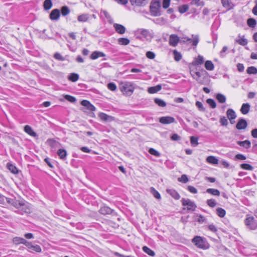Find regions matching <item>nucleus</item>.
I'll return each instance as SVG.
<instances>
[{
	"label": "nucleus",
	"mask_w": 257,
	"mask_h": 257,
	"mask_svg": "<svg viewBox=\"0 0 257 257\" xmlns=\"http://www.w3.org/2000/svg\"><path fill=\"white\" fill-rule=\"evenodd\" d=\"M119 87L123 94L126 96H131L135 90L133 83L129 81L121 82Z\"/></svg>",
	"instance_id": "1"
},
{
	"label": "nucleus",
	"mask_w": 257,
	"mask_h": 257,
	"mask_svg": "<svg viewBox=\"0 0 257 257\" xmlns=\"http://www.w3.org/2000/svg\"><path fill=\"white\" fill-rule=\"evenodd\" d=\"M135 36L139 39L150 40L153 37V33L147 29H138L135 32Z\"/></svg>",
	"instance_id": "2"
},
{
	"label": "nucleus",
	"mask_w": 257,
	"mask_h": 257,
	"mask_svg": "<svg viewBox=\"0 0 257 257\" xmlns=\"http://www.w3.org/2000/svg\"><path fill=\"white\" fill-rule=\"evenodd\" d=\"M192 242L198 248L206 249L209 248V245L207 242L206 239L200 236H196L192 239Z\"/></svg>",
	"instance_id": "3"
},
{
	"label": "nucleus",
	"mask_w": 257,
	"mask_h": 257,
	"mask_svg": "<svg viewBox=\"0 0 257 257\" xmlns=\"http://www.w3.org/2000/svg\"><path fill=\"white\" fill-rule=\"evenodd\" d=\"M150 12L153 16L157 17L161 15V3L160 1L156 0L151 3Z\"/></svg>",
	"instance_id": "4"
},
{
	"label": "nucleus",
	"mask_w": 257,
	"mask_h": 257,
	"mask_svg": "<svg viewBox=\"0 0 257 257\" xmlns=\"http://www.w3.org/2000/svg\"><path fill=\"white\" fill-rule=\"evenodd\" d=\"M181 202L182 205L185 207L184 210L187 209L188 211H194L197 207L194 202L189 199L182 198Z\"/></svg>",
	"instance_id": "5"
},
{
	"label": "nucleus",
	"mask_w": 257,
	"mask_h": 257,
	"mask_svg": "<svg viewBox=\"0 0 257 257\" xmlns=\"http://www.w3.org/2000/svg\"><path fill=\"white\" fill-rule=\"evenodd\" d=\"M244 222L248 229L254 230L257 228V221L253 216L247 217Z\"/></svg>",
	"instance_id": "6"
},
{
	"label": "nucleus",
	"mask_w": 257,
	"mask_h": 257,
	"mask_svg": "<svg viewBox=\"0 0 257 257\" xmlns=\"http://www.w3.org/2000/svg\"><path fill=\"white\" fill-rule=\"evenodd\" d=\"M24 245L27 247L29 252H32V251L30 250L31 249L37 252H41L42 251L41 247L40 245L38 244L33 245L31 242L26 240Z\"/></svg>",
	"instance_id": "7"
},
{
	"label": "nucleus",
	"mask_w": 257,
	"mask_h": 257,
	"mask_svg": "<svg viewBox=\"0 0 257 257\" xmlns=\"http://www.w3.org/2000/svg\"><path fill=\"white\" fill-rule=\"evenodd\" d=\"M179 40V38L177 35L171 34L169 37V44L171 46L176 47L178 45Z\"/></svg>",
	"instance_id": "8"
},
{
	"label": "nucleus",
	"mask_w": 257,
	"mask_h": 257,
	"mask_svg": "<svg viewBox=\"0 0 257 257\" xmlns=\"http://www.w3.org/2000/svg\"><path fill=\"white\" fill-rule=\"evenodd\" d=\"M50 19L52 21H57L60 17V12L58 9L53 10L50 14Z\"/></svg>",
	"instance_id": "9"
},
{
	"label": "nucleus",
	"mask_w": 257,
	"mask_h": 257,
	"mask_svg": "<svg viewBox=\"0 0 257 257\" xmlns=\"http://www.w3.org/2000/svg\"><path fill=\"white\" fill-rule=\"evenodd\" d=\"M247 126V121L243 118H239L236 124V128L237 130L245 129Z\"/></svg>",
	"instance_id": "10"
},
{
	"label": "nucleus",
	"mask_w": 257,
	"mask_h": 257,
	"mask_svg": "<svg viewBox=\"0 0 257 257\" xmlns=\"http://www.w3.org/2000/svg\"><path fill=\"white\" fill-rule=\"evenodd\" d=\"M159 121L163 124H170L175 121V118L171 116H163L160 118Z\"/></svg>",
	"instance_id": "11"
},
{
	"label": "nucleus",
	"mask_w": 257,
	"mask_h": 257,
	"mask_svg": "<svg viewBox=\"0 0 257 257\" xmlns=\"http://www.w3.org/2000/svg\"><path fill=\"white\" fill-rule=\"evenodd\" d=\"M130 2L133 6L138 7H143L148 3V0H130Z\"/></svg>",
	"instance_id": "12"
},
{
	"label": "nucleus",
	"mask_w": 257,
	"mask_h": 257,
	"mask_svg": "<svg viewBox=\"0 0 257 257\" xmlns=\"http://www.w3.org/2000/svg\"><path fill=\"white\" fill-rule=\"evenodd\" d=\"M81 104L84 106H85L87 109L90 111H94L96 110L95 107L87 100H82L81 102Z\"/></svg>",
	"instance_id": "13"
},
{
	"label": "nucleus",
	"mask_w": 257,
	"mask_h": 257,
	"mask_svg": "<svg viewBox=\"0 0 257 257\" xmlns=\"http://www.w3.org/2000/svg\"><path fill=\"white\" fill-rule=\"evenodd\" d=\"M113 27L115 31L119 34H123L126 31L125 28L120 24L115 23L113 24Z\"/></svg>",
	"instance_id": "14"
},
{
	"label": "nucleus",
	"mask_w": 257,
	"mask_h": 257,
	"mask_svg": "<svg viewBox=\"0 0 257 257\" xmlns=\"http://www.w3.org/2000/svg\"><path fill=\"white\" fill-rule=\"evenodd\" d=\"M226 115L227 118L230 120L231 123H233L234 121H232L233 119H234L236 117V115L235 112V111L231 108H229L226 112Z\"/></svg>",
	"instance_id": "15"
},
{
	"label": "nucleus",
	"mask_w": 257,
	"mask_h": 257,
	"mask_svg": "<svg viewBox=\"0 0 257 257\" xmlns=\"http://www.w3.org/2000/svg\"><path fill=\"white\" fill-rule=\"evenodd\" d=\"M221 3L223 7L228 11L232 9L234 7L231 0H221Z\"/></svg>",
	"instance_id": "16"
},
{
	"label": "nucleus",
	"mask_w": 257,
	"mask_h": 257,
	"mask_svg": "<svg viewBox=\"0 0 257 257\" xmlns=\"http://www.w3.org/2000/svg\"><path fill=\"white\" fill-rule=\"evenodd\" d=\"M105 54L102 52L97 51H94L90 55V58L92 60H95L99 57H105Z\"/></svg>",
	"instance_id": "17"
},
{
	"label": "nucleus",
	"mask_w": 257,
	"mask_h": 257,
	"mask_svg": "<svg viewBox=\"0 0 257 257\" xmlns=\"http://www.w3.org/2000/svg\"><path fill=\"white\" fill-rule=\"evenodd\" d=\"M168 194L170 195L175 199L178 200L180 198L179 193L174 189H169L166 190Z\"/></svg>",
	"instance_id": "18"
},
{
	"label": "nucleus",
	"mask_w": 257,
	"mask_h": 257,
	"mask_svg": "<svg viewBox=\"0 0 257 257\" xmlns=\"http://www.w3.org/2000/svg\"><path fill=\"white\" fill-rule=\"evenodd\" d=\"M99 212L103 215L110 214L112 212V210L108 206H103L100 208Z\"/></svg>",
	"instance_id": "19"
},
{
	"label": "nucleus",
	"mask_w": 257,
	"mask_h": 257,
	"mask_svg": "<svg viewBox=\"0 0 257 257\" xmlns=\"http://www.w3.org/2000/svg\"><path fill=\"white\" fill-rule=\"evenodd\" d=\"M24 131L27 134H28V135L32 137H37V134L33 130L32 127L29 125H26L25 126Z\"/></svg>",
	"instance_id": "20"
},
{
	"label": "nucleus",
	"mask_w": 257,
	"mask_h": 257,
	"mask_svg": "<svg viewBox=\"0 0 257 257\" xmlns=\"http://www.w3.org/2000/svg\"><path fill=\"white\" fill-rule=\"evenodd\" d=\"M192 39L191 38H187V41L191 42L192 45L194 46H196L199 42V38L198 35H194L192 36Z\"/></svg>",
	"instance_id": "21"
},
{
	"label": "nucleus",
	"mask_w": 257,
	"mask_h": 257,
	"mask_svg": "<svg viewBox=\"0 0 257 257\" xmlns=\"http://www.w3.org/2000/svg\"><path fill=\"white\" fill-rule=\"evenodd\" d=\"M162 88L161 85H157L155 86L150 87L148 89V92L150 94H154L159 91Z\"/></svg>",
	"instance_id": "22"
},
{
	"label": "nucleus",
	"mask_w": 257,
	"mask_h": 257,
	"mask_svg": "<svg viewBox=\"0 0 257 257\" xmlns=\"http://www.w3.org/2000/svg\"><path fill=\"white\" fill-rule=\"evenodd\" d=\"M237 144L245 149H248L251 147L250 142L248 140H245L244 141H237Z\"/></svg>",
	"instance_id": "23"
},
{
	"label": "nucleus",
	"mask_w": 257,
	"mask_h": 257,
	"mask_svg": "<svg viewBox=\"0 0 257 257\" xmlns=\"http://www.w3.org/2000/svg\"><path fill=\"white\" fill-rule=\"evenodd\" d=\"M250 107L249 103H243L240 108L241 112L243 114H247L249 111Z\"/></svg>",
	"instance_id": "24"
},
{
	"label": "nucleus",
	"mask_w": 257,
	"mask_h": 257,
	"mask_svg": "<svg viewBox=\"0 0 257 257\" xmlns=\"http://www.w3.org/2000/svg\"><path fill=\"white\" fill-rule=\"evenodd\" d=\"M15 200L16 199L13 198L5 197L4 196L0 194V203H2L6 200L7 202L13 205Z\"/></svg>",
	"instance_id": "25"
},
{
	"label": "nucleus",
	"mask_w": 257,
	"mask_h": 257,
	"mask_svg": "<svg viewBox=\"0 0 257 257\" xmlns=\"http://www.w3.org/2000/svg\"><path fill=\"white\" fill-rule=\"evenodd\" d=\"M48 145L52 148H56L59 147L60 144L54 139H48L47 140Z\"/></svg>",
	"instance_id": "26"
},
{
	"label": "nucleus",
	"mask_w": 257,
	"mask_h": 257,
	"mask_svg": "<svg viewBox=\"0 0 257 257\" xmlns=\"http://www.w3.org/2000/svg\"><path fill=\"white\" fill-rule=\"evenodd\" d=\"M206 161L211 164L216 165L218 163V159L214 156H210L206 158Z\"/></svg>",
	"instance_id": "27"
},
{
	"label": "nucleus",
	"mask_w": 257,
	"mask_h": 257,
	"mask_svg": "<svg viewBox=\"0 0 257 257\" xmlns=\"http://www.w3.org/2000/svg\"><path fill=\"white\" fill-rule=\"evenodd\" d=\"M26 239L20 237H15L13 239V242L15 244H25L26 242Z\"/></svg>",
	"instance_id": "28"
},
{
	"label": "nucleus",
	"mask_w": 257,
	"mask_h": 257,
	"mask_svg": "<svg viewBox=\"0 0 257 257\" xmlns=\"http://www.w3.org/2000/svg\"><path fill=\"white\" fill-rule=\"evenodd\" d=\"M57 154L60 159L65 160L67 156V152L65 149H59L57 152Z\"/></svg>",
	"instance_id": "29"
},
{
	"label": "nucleus",
	"mask_w": 257,
	"mask_h": 257,
	"mask_svg": "<svg viewBox=\"0 0 257 257\" xmlns=\"http://www.w3.org/2000/svg\"><path fill=\"white\" fill-rule=\"evenodd\" d=\"M206 192L212 195L219 196L220 195V191L216 189L208 188L206 190Z\"/></svg>",
	"instance_id": "30"
},
{
	"label": "nucleus",
	"mask_w": 257,
	"mask_h": 257,
	"mask_svg": "<svg viewBox=\"0 0 257 257\" xmlns=\"http://www.w3.org/2000/svg\"><path fill=\"white\" fill-rule=\"evenodd\" d=\"M89 19V15L86 14H83L81 15H79L77 20L80 22H85L87 21Z\"/></svg>",
	"instance_id": "31"
},
{
	"label": "nucleus",
	"mask_w": 257,
	"mask_h": 257,
	"mask_svg": "<svg viewBox=\"0 0 257 257\" xmlns=\"http://www.w3.org/2000/svg\"><path fill=\"white\" fill-rule=\"evenodd\" d=\"M150 192L155 198L157 199H160L161 197L159 192L156 190L154 187L150 188Z\"/></svg>",
	"instance_id": "32"
},
{
	"label": "nucleus",
	"mask_w": 257,
	"mask_h": 257,
	"mask_svg": "<svg viewBox=\"0 0 257 257\" xmlns=\"http://www.w3.org/2000/svg\"><path fill=\"white\" fill-rule=\"evenodd\" d=\"M142 249L145 253L151 256H154L155 255V252L147 246H143Z\"/></svg>",
	"instance_id": "33"
},
{
	"label": "nucleus",
	"mask_w": 257,
	"mask_h": 257,
	"mask_svg": "<svg viewBox=\"0 0 257 257\" xmlns=\"http://www.w3.org/2000/svg\"><path fill=\"white\" fill-rule=\"evenodd\" d=\"M195 74L196 78H197V79L198 80V81H197L199 83L202 84V82L201 81H200L199 78L202 76L206 75L207 74L206 71L204 70H201V71H196V72H195Z\"/></svg>",
	"instance_id": "34"
},
{
	"label": "nucleus",
	"mask_w": 257,
	"mask_h": 257,
	"mask_svg": "<svg viewBox=\"0 0 257 257\" xmlns=\"http://www.w3.org/2000/svg\"><path fill=\"white\" fill-rule=\"evenodd\" d=\"M13 206L16 208L20 209L21 207H23L24 206H25V203L23 201H18L15 200Z\"/></svg>",
	"instance_id": "35"
},
{
	"label": "nucleus",
	"mask_w": 257,
	"mask_h": 257,
	"mask_svg": "<svg viewBox=\"0 0 257 257\" xmlns=\"http://www.w3.org/2000/svg\"><path fill=\"white\" fill-rule=\"evenodd\" d=\"M205 67L207 70L212 71L214 69V66L211 61L208 60L205 63Z\"/></svg>",
	"instance_id": "36"
},
{
	"label": "nucleus",
	"mask_w": 257,
	"mask_h": 257,
	"mask_svg": "<svg viewBox=\"0 0 257 257\" xmlns=\"http://www.w3.org/2000/svg\"><path fill=\"white\" fill-rule=\"evenodd\" d=\"M101 14L103 15L105 18L107 20L108 22L110 24H112L113 23V19L111 18L110 15L108 14V13L106 11H102L101 12Z\"/></svg>",
	"instance_id": "37"
},
{
	"label": "nucleus",
	"mask_w": 257,
	"mask_h": 257,
	"mask_svg": "<svg viewBox=\"0 0 257 257\" xmlns=\"http://www.w3.org/2000/svg\"><path fill=\"white\" fill-rule=\"evenodd\" d=\"M130 41L128 39L125 38H120L118 39V43L120 45H127Z\"/></svg>",
	"instance_id": "38"
},
{
	"label": "nucleus",
	"mask_w": 257,
	"mask_h": 257,
	"mask_svg": "<svg viewBox=\"0 0 257 257\" xmlns=\"http://www.w3.org/2000/svg\"><path fill=\"white\" fill-rule=\"evenodd\" d=\"M204 62V58L201 56H198L197 58H195V60L192 62V64L194 65H200L203 64Z\"/></svg>",
	"instance_id": "39"
},
{
	"label": "nucleus",
	"mask_w": 257,
	"mask_h": 257,
	"mask_svg": "<svg viewBox=\"0 0 257 257\" xmlns=\"http://www.w3.org/2000/svg\"><path fill=\"white\" fill-rule=\"evenodd\" d=\"M7 167L8 169L13 174H16L18 173V169L13 164L8 163Z\"/></svg>",
	"instance_id": "40"
},
{
	"label": "nucleus",
	"mask_w": 257,
	"mask_h": 257,
	"mask_svg": "<svg viewBox=\"0 0 257 257\" xmlns=\"http://www.w3.org/2000/svg\"><path fill=\"white\" fill-rule=\"evenodd\" d=\"M216 99L218 100V101L221 103H223L226 101V97L220 93H218L216 95Z\"/></svg>",
	"instance_id": "41"
},
{
	"label": "nucleus",
	"mask_w": 257,
	"mask_h": 257,
	"mask_svg": "<svg viewBox=\"0 0 257 257\" xmlns=\"http://www.w3.org/2000/svg\"><path fill=\"white\" fill-rule=\"evenodd\" d=\"M79 79V75L76 73H71L68 79L72 82H76Z\"/></svg>",
	"instance_id": "42"
},
{
	"label": "nucleus",
	"mask_w": 257,
	"mask_h": 257,
	"mask_svg": "<svg viewBox=\"0 0 257 257\" xmlns=\"http://www.w3.org/2000/svg\"><path fill=\"white\" fill-rule=\"evenodd\" d=\"M43 6L45 10H50L52 7V3L51 0H45L44 2Z\"/></svg>",
	"instance_id": "43"
},
{
	"label": "nucleus",
	"mask_w": 257,
	"mask_h": 257,
	"mask_svg": "<svg viewBox=\"0 0 257 257\" xmlns=\"http://www.w3.org/2000/svg\"><path fill=\"white\" fill-rule=\"evenodd\" d=\"M216 211L217 215L220 217H223L225 215L226 211L222 208H217Z\"/></svg>",
	"instance_id": "44"
},
{
	"label": "nucleus",
	"mask_w": 257,
	"mask_h": 257,
	"mask_svg": "<svg viewBox=\"0 0 257 257\" xmlns=\"http://www.w3.org/2000/svg\"><path fill=\"white\" fill-rule=\"evenodd\" d=\"M174 59L176 61H179L182 59V55L179 52H178L176 50H175L173 52Z\"/></svg>",
	"instance_id": "45"
},
{
	"label": "nucleus",
	"mask_w": 257,
	"mask_h": 257,
	"mask_svg": "<svg viewBox=\"0 0 257 257\" xmlns=\"http://www.w3.org/2000/svg\"><path fill=\"white\" fill-rule=\"evenodd\" d=\"M246 72L249 74H255L257 73V68L254 66H250L247 68Z\"/></svg>",
	"instance_id": "46"
},
{
	"label": "nucleus",
	"mask_w": 257,
	"mask_h": 257,
	"mask_svg": "<svg viewBox=\"0 0 257 257\" xmlns=\"http://www.w3.org/2000/svg\"><path fill=\"white\" fill-rule=\"evenodd\" d=\"M198 138L196 137L192 136L190 137V143L193 147H196L198 145Z\"/></svg>",
	"instance_id": "47"
},
{
	"label": "nucleus",
	"mask_w": 257,
	"mask_h": 257,
	"mask_svg": "<svg viewBox=\"0 0 257 257\" xmlns=\"http://www.w3.org/2000/svg\"><path fill=\"white\" fill-rule=\"evenodd\" d=\"M196 220L200 223H203L206 222V218L204 216L201 214H197L196 215Z\"/></svg>",
	"instance_id": "48"
},
{
	"label": "nucleus",
	"mask_w": 257,
	"mask_h": 257,
	"mask_svg": "<svg viewBox=\"0 0 257 257\" xmlns=\"http://www.w3.org/2000/svg\"><path fill=\"white\" fill-rule=\"evenodd\" d=\"M207 204L210 207H214L216 205V201L214 199H208L206 201Z\"/></svg>",
	"instance_id": "49"
},
{
	"label": "nucleus",
	"mask_w": 257,
	"mask_h": 257,
	"mask_svg": "<svg viewBox=\"0 0 257 257\" xmlns=\"http://www.w3.org/2000/svg\"><path fill=\"white\" fill-rule=\"evenodd\" d=\"M154 101L155 102L160 106L164 107L166 105V102L161 99L156 98Z\"/></svg>",
	"instance_id": "50"
},
{
	"label": "nucleus",
	"mask_w": 257,
	"mask_h": 257,
	"mask_svg": "<svg viewBox=\"0 0 257 257\" xmlns=\"http://www.w3.org/2000/svg\"><path fill=\"white\" fill-rule=\"evenodd\" d=\"M61 14L63 16L68 15L70 13V10L67 6H64L61 8Z\"/></svg>",
	"instance_id": "51"
},
{
	"label": "nucleus",
	"mask_w": 257,
	"mask_h": 257,
	"mask_svg": "<svg viewBox=\"0 0 257 257\" xmlns=\"http://www.w3.org/2000/svg\"><path fill=\"white\" fill-rule=\"evenodd\" d=\"M149 153L152 155H154L157 157H159L160 156H161V154L160 153L158 152L157 150H156L155 149H153V148H150L149 150Z\"/></svg>",
	"instance_id": "52"
},
{
	"label": "nucleus",
	"mask_w": 257,
	"mask_h": 257,
	"mask_svg": "<svg viewBox=\"0 0 257 257\" xmlns=\"http://www.w3.org/2000/svg\"><path fill=\"white\" fill-rule=\"evenodd\" d=\"M228 50V47L227 46H224L222 49L220 51L219 53V56L221 58H224L225 57L226 54H227V51Z\"/></svg>",
	"instance_id": "53"
},
{
	"label": "nucleus",
	"mask_w": 257,
	"mask_h": 257,
	"mask_svg": "<svg viewBox=\"0 0 257 257\" xmlns=\"http://www.w3.org/2000/svg\"><path fill=\"white\" fill-rule=\"evenodd\" d=\"M247 23L249 27L253 28L256 25V21L253 19L250 18L247 20Z\"/></svg>",
	"instance_id": "54"
},
{
	"label": "nucleus",
	"mask_w": 257,
	"mask_h": 257,
	"mask_svg": "<svg viewBox=\"0 0 257 257\" xmlns=\"http://www.w3.org/2000/svg\"><path fill=\"white\" fill-rule=\"evenodd\" d=\"M188 10V6L187 5H184L179 7V11L181 14L186 12Z\"/></svg>",
	"instance_id": "55"
},
{
	"label": "nucleus",
	"mask_w": 257,
	"mask_h": 257,
	"mask_svg": "<svg viewBox=\"0 0 257 257\" xmlns=\"http://www.w3.org/2000/svg\"><path fill=\"white\" fill-rule=\"evenodd\" d=\"M206 102L212 108H215L216 106V104L215 101L212 99H211V98L207 99L206 100Z\"/></svg>",
	"instance_id": "56"
},
{
	"label": "nucleus",
	"mask_w": 257,
	"mask_h": 257,
	"mask_svg": "<svg viewBox=\"0 0 257 257\" xmlns=\"http://www.w3.org/2000/svg\"><path fill=\"white\" fill-rule=\"evenodd\" d=\"M240 167L246 170H250L251 171L253 170V167L252 166L248 164H242L240 165Z\"/></svg>",
	"instance_id": "57"
},
{
	"label": "nucleus",
	"mask_w": 257,
	"mask_h": 257,
	"mask_svg": "<svg viewBox=\"0 0 257 257\" xmlns=\"http://www.w3.org/2000/svg\"><path fill=\"white\" fill-rule=\"evenodd\" d=\"M64 97L66 100L72 103L75 102L76 101L75 97L70 95H65Z\"/></svg>",
	"instance_id": "58"
},
{
	"label": "nucleus",
	"mask_w": 257,
	"mask_h": 257,
	"mask_svg": "<svg viewBox=\"0 0 257 257\" xmlns=\"http://www.w3.org/2000/svg\"><path fill=\"white\" fill-rule=\"evenodd\" d=\"M195 105L200 111H204L205 110V108L204 107L203 104L201 102L197 101Z\"/></svg>",
	"instance_id": "59"
},
{
	"label": "nucleus",
	"mask_w": 257,
	"mask_h": 257,
	"mask_svg": "<svg viewBox=\"0 0 257 257\" xmlns=\"http://www.w3.org/2000/svg\"><path fill=\"white\" fill-rule=\"evenodd\" d=\"M236 42L242 46H245L247 44V41L244 38L236 40Z\"/></svg>",
	"instance_id": "60"
},
{
	"label": "nucleus",
	"mask_w": 257,
	"mask_h": 257,
	"mask_svg": "<svg viewBox=\"0 0 257 257\" xmlns=\"http://www.w3.org/2000/svg\"><path fill=\"white\" fill-rule=\"evenodd\" d=\"M178 181L180 182H182L184 183H186L188 181V178L186 175H182L181 177L178 178Z\"/></svg>",
	"instance_id": "61"
},
{
	"label": "nucleus",
	"mask_w": 257,
	"mask_h": 257,
	"mask_svg": "<svg viewBox=\"0 0 257 257\" xmlns=\"http://www.w3.org/2000/svg\"><path fill=\"white\" fill-rule=\"evenodd\" d=\"M219 122L222 126H226L228 124L227 119L225 116L221 117Z\"/></svg>",
	"instance_id": "62"
},
{
	"label": "nucleus",
	"mask_w": 257,
	"mask_h": 257,
	"mask_svg": "<svg viewBox=\"0 0 257 257\" xmlns=\"http://www.w3.org/2000/svg\"><path fill=\"white\" fill-rule=\"evenodd\" d=\"M107 88L110 90L114 91L116 89V85L113 82H110L107 84Z\"/></svg>",
	"instance_id": "63"
},
{
	"label": "nucleus",
	"mask_w": 257,
	"mask_h": 257,
	"mask_svg": "<svg viewBox=\"0 0 257 257\" xmlns=\"http://www.w3.org/2000/svg\"><path fill=\"white\" fill-rule=\"evenodd\" d=\"M187 190L191 193L193 194H196L198 192V191L196 188L192 186H188L187 187Z\"/></svg>",
	"instance_id": "64"
}]
</instances>
